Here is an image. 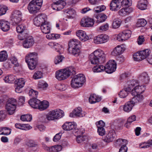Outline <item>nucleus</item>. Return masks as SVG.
<instances>
[{"label":"nucleus","instance_id":"obj_1","mask_svg":"<svg viewBox=\"0 0 152 152\" xmlns=\"http://www.w3.org/2000/svg\"><path fill=\"white\" fill-rule=\"evenodd\" d=\"M90 61L93 64L104 63L105 61V54L104 52L99 49L95 50L89 56Z\"/></svg>","mask_w":152,"mask_h":152},{"label":"nucleus","instance_id":"obj_2","mask_svg":"<svg viewBox=\"0 0 152 152\" xmlns=\"http://www.w3.org/2000/svg\"><path fill=\"white\" fill-rule=\"evenodd\" d=\"M68 51L70 53L75 56H78L81 52V42L78 40L73 39L68 42Z\"/></svg>","mask_w":152,"mask_h":152},{"label":"nucleus","instance_id":"obj_3","mask_svg":"<svg viewBox=\"0 0 152 152\" xmlns=\"http://www.w3.org/2000/svg\"><path fill=\"white\" fill-rule=\"evenodd\" d=\"M37 55L36 53L33 52L29 53L26 56V62L30 70H33L36 67L38 63Z\"/></svg>","mask_w":152,"mask_h":152},{"label":"nucleus","instance_id":"obj_4","mask_svg":"<svg viewBox=\"0 0 152 152\" xmlns=\"http://www.w3.org/2000/svg\"><path fill=\"white\" fill-rule=\"evenodd\" d=\"M84 75L79 74L74 76L71 81V86L73 88H78L82 87L86 82Z\"/></svg>","mask_w":152,"mask_h":152},{"label":"nucleus","instance_id":"obj_5","mask_svg":"<svg viewBox=\"0 0 152 152\" xmlns=\"http://www.w3.org/2000/svg\"><path fill=\"white\" fill-rule=\"evenodd\" d=\"M42 0H33L29 4L28 9L29 12L33 14L37 13L42 5Z\"/></svg>","mask_w":152,"mask_h":152},{"label":"nucleus","instance_id":"obj_6","mask_svg":"<svg viewBox=\"0 0 152 152\" xmlns=\"http://www.w3.org/2000/svg\"><path fill=\"white\" fill-rule=\"evenodd\" d=\"M151 51L149 49L138 51L133 55L134 60L136 61H140L146 58L150 55Z\"/></svg>","mask_w":152,"mask_h":152},{"label":"nucleus","instance_id":"obj_7","mask_svg":"<svg viewBox=\"0 0 152 152\" xmlns=\"http://www.w3.org/2000/svg\"><path fill=\"white\" fill-rule=\"evenodd\" d=\"M137 84V82L135 80H132L128 82V86L124 89L121 91L119 94L120 97L124 98L128 94V93L130 92L133 87Z\"/></svg>","mask_w":152,"mask_h":152},{"label":"nucleus","instance_id":"obj_8","mask_svg":"<svg viewBox=\"0 0 152 152\" xmlns=\"http://www.w3.org/2000/svg\"><path fill=\"white\" fill-rule=\"evenodd\" d=\"M22 13L19 10H15L14 12L11 17V20L12 25H17L21 20Z\"/></svg>","mask_w":152,"mask_h":152},{"label":"nucleus","instance_id":"obj_9","mask_svg":"<svg viewBox=\"0 0 152 152\" xmlns=\"http://www.w3.org/2000/svg\"><path fill=\"white\" fill-rule=\"evenodd\" d=\"M109 36L105 34H102L96 36L94 38V42L96 44L105 43L109 39Z\"/></svg>","mask_w":152,"mask_h":152},{"label":"nucleus","instance_id":"obj_10","mask_svg":"<svg viewBox=\"0 0 152 152\" xmlns=\"http://www.w3.org/2000/svg\"><path fill=\"white\" fill-rule=\"evenodd\" d=\"M105 66L104 71L108 73H111L114 72L116 68V63L114 60L108 61Z\"/></svg>","mask_w":152,"mask_h":152},{"label":"nucleus","instance_id":"obj_11","mask_svg":"<svg viewBox=\"0 0 152 152\" xmlns=\"http://www.w3.org/2000/svg\"><path fill=\"white\" fill-rule=\"evenodd\" d=\"M47 17L45 14L38 15L34 19V24L37 26H41L47 21Z\"/></svg>","mask_w":152,"mask_h":152},{"label":"nucleus","instance_id":"obj_12","mask_svg":"<svg viewBox=\"0 0 152 152\" xmlns=\"http://www.w3.org/2000/svg\"><path fill=\"white\" fill-rule=\"evenodd\" d=\"M86 114V113L82 110L81 107H78L73 110L70 113L69 116L71 118L82 117L84 116Z\"/></svg>","mask_w":152,"mask_h":152},{"label":"nucleus","instance_id":"obj_13","mask_svg":"<svg viewBox=\"0 0 152 152\" xmlns=\"http://www.w3.org/2000/svg\"><path fill=\"white\" fill-rule=\"evenodd\" d=\"M122 0H112L110 5V9L116 11L121 7Z\"/></svg>","mask_w":152,"mask_h":152},{"label":"nucleus","instance_id":"obj_14","mask_svg":"<svg viewBox=\"0 0 152 152\" xmlns=\"http://www.w3.org/2000/svg\"><path fill=\"white\" fill-rule=\"evenodd\" d=\"M94 24V20L88 17H84L82 18L80 21L81 26L83 27L92 26Z\"/></svg>","mask_w":152,"mask_h":152},{"label":"nucleus","instance_id":"obj_15","mask_svg":"<svg viewBox=\"0 0 152 152\" xmlns=\"http://www.w3.org/2000/svg\"><path fill=\"white\" fill-rule=\"evenodd\" d=\"M16 88L15 91L16 93H20L22 91L21 89L23 87L25 83V80L23 78L18 79L15 81Z\"/></svg>","mask_w":152,"mask_h":152},{"label":"nucleus","instance_id":"obj_16","mask_svg":"<svg viewBox=\"0 0 152 152\" xmlns=\"http://www.w3.org/2000/svg\"><path fill=\"white\" fill-rule=\"evenodd\" d=\"M55 76L58 80H65L66 77V69H62L56 71L55 73Z\"/></svg>","mask_w":152,"mask_h":152},{"label":"nucleus","instance_id":"obj_17","mask_svg":"<svg viewBox=\"0 0 152 152\" xmlns=\"http://www.w3.org/2000/svg\"><path fill=\"white\" fill-rule=\"evenodd\" d=\"M66 2L63 0H59L54 3L51 5V7L54 10L59 11L64 8L66 5Z\"/></svg>","mask_w":152,"mask_h":152},{"label":"nucleus","instance_id":"obj_18","mask_svg":"<svg viewBox=\"0 0 152 152\" xmlns=\"http://www.w3.org/2000/svg\"><path fill=\"white\" fill-rule=\"evenodd\" d=\"M138 80L140 83L143 84H147L149 82V77L147 73L143 72L139 76Z\"/></svg>","mask_w":152,"mask_h":152},{"label":"nucleus","instance_id":"obj_19","mask_svg":"<svg viewBox=\"0 0 152 152\" xmlns=\"http://www.w3.org/2000/svg\"><path fill=\"white\" fill-rule=\"evenodd\" d=\"M34 43V40L31 36L26 37L23 42V46L26 48H28L32 47Z\"/></svg>","mask_w":152,"mask_h":152},{"label":"nucleus","instance_id":"obj_20","mask_svg":"<svg viewBox=\"0 0 152 152\" xmlns=\"http://www.w3.org/2000/svg\"><path fill=\"white\" fill-rule=\"evenodd\" d=\"M125 50V48L123 45H118L111 52V54L114 56L120 55L123 53Z\"/></svg>","mask_w":152,"mask_h":152},{"label":"nucleus","instance_id":"obj_21","mask_svg":"<svg viewBox=\"0 0 152 152\" xmlns=\"http://www.w3.org/2000/svg\"><path fill=\"white\" fill-rule=\"evenodd\" d=\"M115 133L114 130H110L107 135L103 139L104 141L105 142H109L112 141L115 136Z\"/></svg>","mask_w":152,"mask_h":152},{"label":"nucleus","instance_id":"obj_22","mask_svg":"<svg viewBox=\"0 0 152 152\" xmlns=\"http://www.w3.org/2000/svg\"><path fill=\"white\" fill-rule=\"evenodd\" d=\"M76 35L81 41L85 42L89 39V37L86 35L85 31L82 30L77 31Z\"/></svg>","mask_w":152,"mask_h":152},{"label":"nucleus","instance_id":"obj_23","mask_svg":"<svg viewBox=\"0 0 152 152\" xmlns=\"http://www.w3.org/2000/svg\"><path fill=\"white\" fill-rule=\"evenodd\" d=\"M0 28L4 31H8L10 28L9 23L3 20H0Z\"/></svg>","mask_w":152,"mask_h":152},{"label":"nucleus","instance_id":"obj_24","mask_svg":"<svg viewBox=\"0 0 152 152\" xmlns=\"http://www.w3.org/2000/svg\"><path fill=\"white\" fill-rule=\"evenodd\" d=\"M41 29L44 33L47 34L49 33L50 30V27L49 23L47 21L41 25L40 26Z\"/></svg>","mask_w":152,"mask_h":152},{"label":"nucleus","instance_id":"obj_25","mask_svg":"<svg viewBox=\"0 0 152 152\" xmlns=\"http://www.w3.org/2000/svg\"><path fill=\"white\" fill-rule=\"evenodd\" d=\"M134 105V104L132 102L131 100L123 106V110L125 112H129L131 111Z\"/></svg>","mask_w":152,"mask_h":152},{"label":"nucleus","instance_id":"obj_26","mask_svg":"<svg viewBox=\"0 0 152 152\" xmlns=\"http://www.w3.org/2000/svg\"><path fill=\"white\" fill-rule=\"evenodd\" d=\"M29 104L34 108H38L39 104L40 103V101L36 98H32L30 99L28 102Z\"/></svg>","mask_w":152,"mask_h":152},{"label":"nucleus","instance_id":"obj_27","mask_svg":"<svg viewBox=\"0 0 152 152\" xmlns=\"http://www.w3.org/2000/svg\"><path fill=\"white\" fill-rule=\"evenodd\" d=\"M52 111L56 119H59L64 115V111L60 109H56L52 110Z\"/></svg>","mask_w":152,"mask_h":152},{"label":"nucleus","instance_id":"obj_28","mask_svg":"<svg viewBox=\"0 0 152 152\" xmlns=\"http://www.w3.org/2000/svg\"><path fill=\"white\" fill-rule=\"evenodd\" d=\"M101 99L100 97H97L95 94L91 95L89 99V102L91 104L94 103L99 102Z\"/></svg>","mask_w":152,"mask_h":152},{"label":"nucleus","instance_id":"obj_29","mask_svg":"<svg viewBox=\"0 0 152 152\" xmlns=\"http://www.w3.org/2000/svg\"><path fill=\"white\" fill-rule=\"evenodd\" d=\"M16 108V106L6 104V109L9 115L13 114L14 113Z\"/></svg>","mask_w":152,"mask_h":152},{"label":"nucleus","instance_id":"obj_30","mask_svg":"<svg viewBox=\"0 0 152 152\" xmlns=\"http://www.w3.org/2000/svg\"><path fill=\"white\" fill-rule=\"evenodd\" d=\"M97 19L96 22L101 23L104 22L107 18V16L104 14L101 13L98 14L95 16Z\"/></svg>","mask_w":152,"mask_h":152},{"label":"nucleus","instance_id":"obj_31","mask_svg":"<svg viewBox=\"0 0 152 152\" xmlns=\"http://www.w3.org/2000/svg\"><path fill=\"white\" fill-rule=\"evenodd\" d=\"M143 99L142 95L139 94L138 95L133 97L131 99L132 102L135 104V103L141 102Z\"/></svg>","mask_w":152,"mask_h":152},{"label":"nucleus","instance_id":"obj_32","mask_svg":"<svg viewBox=\"0 0 152 152\" xmlns=\"http://www.w3.org/2000/svg\"><path fill=\"white\" fill-rule=\"evenodd\" d=\"M49 106V103L46 101L42 102L40 101V103L39 104V107L38 108L40 110H43L46 109Z\"/></svg>","mask_w":152,"mask_h":152},{"label":"nucleus","instance_id":"obj_33","mask_svg":"<svg viewBox=\"0 0 152 152\" xmlns=\"http://www.w3.org/2000/svg\"><path fill=\"white\" fill-rule=\"evenodd\" d=\"M136 81V80H135ZM137 82V84L134 86L136 89V90L137 91L139 94H141L143 92L145 89V86L144 85H138V82L136 80Z\"/></svg>","mask_w":152,"mask_h":152},{"label":"nucleus","instance_id":"obj_34","mask_svg":"<svg viewBox=\"0 0 152 152\" xmlns=\"http://www.w3.org/2000/svg\"><path fill=\"white\" fill-rule=\"evenodd\" d=\"M15 126L16 128L23 130H27L30 129V127L27 124L17 123L15 124Z\"/></svg>","mask_w":152,"mask_h":152},{"label":"nucleus","instance_id":"obj_35","mask_svg":"<svg viewBox=\"0 0 152 152\" xmlns=\"http://www.w3.org/2000/svg\"><path fill=\"white\" fill-rule=\"evenodd\" d=\"M76 12L75 10L72 9H69L67 11V18L73 19L76 16Z\"/></svg>","mask_w":152,"mask_h":152},{"label":"nucleus","instance_id":"obj_36","mask_svg":"<svg viewBox=\"0 0 152 152\" xmlns=\"http://www.w3.org/2000/svg\"><path fill=\"white\" fill-rule=\"evenodd\" d=\"M105 66L102 65H96L93 68V70L94 72H99L104 71Z\"/></svg>","mask_w":152,"mask_h":152},{"label":"nucleus","instance_id":"obj_37","mask_svg":"<svg viewBox=\"0 0 152 152\" xmlns=\"http://www.w3.org/2000/svg\"><path fill=\"white\" fill-rule=\"evenodd\" d=\"M26 145L29 147H36L38 145V143L31 140H28L26 142Z\"/></svg>","mask_w":152,"mask_h":152},{"label":"nucleus","instance_id":"obj_38","mask_svg":"<svg viewBox=\"0 0 152 152\" xmlns=\"http://www.w3.org/2000/svg\"><path fill=\"white\" fill-rule=\"evenodd\" d=\"M15 77L13 75H10L6 76L4 79V80L6 83H12L15 79Z\"/></svg>","mask_w":152,"mask_h":152},{"label":"nucleus","instance_id":"obj_39","mask_svg":"<svg viewBox=\"0 0 152 152\" xmlns=\"http://www.w3.org/2000/svg\"><path fill=\"white\" fill-rule=\"evenodd\" d=\"M76 74L75 68L73 67H69L67 68V77L74 75Z\"/></svg>","mask_w":152,"mask_h":152},{"label":"nucleus","instance_id":"obj_40","mask_svg":"<svg viewBox=\"0 0 152 152\" xmlns=\"http://www.w3.org/2000/svg\"><path fill=\"white\" fill-rule=\"evenodd\" d=\"M116 39L118 41H123L128 39L125 36L123 32L119 33L116 37Z\"/></svg>","mask_w":152,"mask_h":152},{"label":"nucleus","instance_id":"obj_41","mask_svg":"<svg viewBox=\"0 0 152 152\" xmlns=\"http://www.w3.org/2000/svg\"><path fill=\"white\" fill-rule=\"evenodd\" d=\"M32 119V116L30 115H24L21 116L20 119L23 121H30Z\"/></svg>","mask_w":152,"mask_h":152},{"label":"nucleus","instance_id":"obj_42","mask_svg":"<svg viewBox=\"0 0 152 152\" xmlns=\"http://www.w3.org/2000/svg\"><path fill=\"white\" fill-rule=\"evenodd\" d=\"M7 57V54L5 51L0 52V62L4 61L6 60Z\"/></svg>","mask_w":152,"mask_h":152},{"label":"nucleus","instance_id":"obj_43","mask_svg":"<svg viewBox=\"0 0 152 152\" xmlns=\"http://www.w3.org/2000/svg\"><path fill=\"white\" fill-rule=\"evenodd\" d=\"M127 144V140L121 139H118L115 142V144L117 146L121 145L124 146V145H126Z\"/></svg>","mask_w":152,"mask_h":152},{"label":"nucleus","instance_id":"obj_44","mask_svg":"<svg viewBox=\"0 0 152 152\" xmlns=\"http://www.w3.org/2000/svg\"><path fill=\"white\" fill-rule=\"evenodd\" d=\"M72 132L75 136H77L79 135L83 134L84 132V131L83 129H76L75 128L74 129Z\"/></svg>","mask_w":152,"mask_h":152},{"label":"nucleus","instance_id":"obj_45","mask_svg":"<svg viewBox=\"0 0 152 152\" xmlns=\"http://www.w3.org/2000/svg\"><path fill=\"white\" fill-rule=\"evenodd\" d=\"M26 27L23 24L17 26L16 27V31L18 33H21L26 29Z\"/></svg>","mask_w":152,"mask_h":152},{"label":"nucleus","instance_id":"obj_46","mask_svg":"<svg viewBox=\"0 0 152 152\" xmlns=\"http://www.w3.org/2000/svg\"><path fill=\"white\" fill-rule=\"evenodd\" d=\"M6 104L16 107L17 104V100L14 98H10L8 99Z\"/></svg>","mask_w":152,"mask_h":152},{"label":"nucleus","instance_id":"obj_47","mask_svg":"<svg viewBox=\"0 0 152 152\" xmlns=\"http://www.w3.org/2000/svg\"><path fill=\"white\" fill-rule=\"evenodd\" d=\"M48 86V84L46 82L44 81H41L39 83L38 86L39 88H41L43 89H45Z\"/></svg>","mask_w":152,"mask_h":152},{"label":"nucleus","instance_id":"obj_48","mask_svg":"<svg viewBox=\"0 0 152 152\" xmlns=\"http://www.w3.org/2000/svg\"><path fill=\"white\" fill-rule=\"evenodd\" d=\"M147 22L145 20L143 19L138 20L137 23V26L138 27H143L146 24Z\"/></svg>","mask_w":152,"mask_h":152},{"label":"nucleus","instance_id":"obj_49","mask_svg":"<svg viewBox=\"0 0 152 152\" xmlns=\"http://www.w3.org/2000/svg\"><path fill=\"white\" fill-rule=\"evenodd\" d=\"M106 9V7L104 5L97 7L94 9V12L96 13H99L103 11Z\"/></svg>","mask_w":152,"mask_h":152},{"label":"nucleus","instance_id":"obj_50","mask_svg":"<svg viewBox=\"0 0 152 152\" xmlns=\"http://www.w3.org/2000/svg\"><path fill=\"white\" fill-rule=\"evenodd\" d=\"M62 131H61L59 133L56 134L53 137V140L54 142H57L60 140L62 134L64 133Z\"/></svg>","mask_w":152,"mask_h":152},{"label":"nucleus","instance_id":"obj_51","mask_svg":"<svg viewBox=\"0 0 152 152\" xmlns=\"http://www.w3.org/2000/svg\"><path fill=\"white\" fill-rule=\"evenodd\" d=\"M52 111L50 112L46 115V118L49 121L56 119Z\"/></svg>","mask_w":152,"mask_h":152},{"label":"nucleus","instance_id":"obj_52","mask_svg":"<svg viewBox=\"0 0 152 152\" xmlns=\"http://www.w3.org/2000/svg\"><path fill=\"white\" fill-rule=\"evenodd\" d=\"M42 77V73L40 71H37L36 72L33 76V77L35 79H39Z\"/></svg>","mask_w":152,"mask_h":152},{"label":"nucleus","instance_id":"obj_53","mask_svg":"<svg viewBox=\"0 0 152 152\" xmlns=\"http://www.w3.org/2000/svg\"><path fill=\"white\" fill-rule=\"evenodd\" d=\"M38 92L33 89L30 90L29 92V95L31 96L33 98H36L37 97Z\"/></svg>","mask_w":152,"mask_h":152},{"label":"nucleus","instance_id":"obj_54","mask_svg":"<svg viewBox=\"0 0 152 152\" xmlns=\"http://www.w3.org/2000/svg\"><path fill=\"white\" fill-rule=\"evenodd\" d=\"M64 58V57L61 55L57 56L54 60V62L55 64H57L61 62Z\"/></svg>","mask_w":152,"mask_h":152},{"label":"nucleus","instance_id":"obj_55","mask_svg":"<svg viewBox=\"0 0 152 152\" xmlns=\"http://www.w3.org/2000/svg\"><path fill=\"white\" fill-rule=\"evenodd\" d=\"M7 10V7L5 6L0 5V15L5 14Z\"/></svg>","mask_w":152,"mask_h":152},{"label":"nucleus","instance_id":"obj_56","mask_svg":"<svg viewBox=\"0 0 152 152\" xmlns=\"http://www.w3.org/2000/svg\"><path fill=\"white\" fill-rule=\"evenodd\" d=\"M67 131L70 130H73V131L74 129L76 128V126L74 123L72 122H68L67 123Z\"/></svg>","mask_w":152,"mask_h":152},{"label":"nucleus","instance_id":"obj_57","mask_svg":"<svg viewBox=\"0 0 152 152\" xmlns=\"http://www.w3.org/2000/svg\"><path fill=\"white\" fill-rule=\"evenodd\" d=\"M121 23V22L118 20L114 21L112 23V28L114 29L118 28L120 26Z\"/></svg>","mask_w":152,"mask_h":152},{"label":"nucleus","instance_id":"obj_58","mask_svg":"<svg viewBox=\"0 0 152 152\" xmlns=\"http://www.w3.org/2000/svg\"><path fill=\"white\" fill-rule=\"evenodd\" d=\"M44 149L49 152H56V151L55 149V148L54 146H53L51 147H48L46 145L44 146Z\"/></svg>","mask_w":152,"mask_h":152},{"label":"nucleus","instance_id":"obj_59","mask_svg":"<svg viewBox=\"0 0 152 152\" xmlns=\"http://www.w3.org/2000/svg\"><path fill=\"white\" fill-rule=\"evenodd\" d=\"M137 7L141 10H144L147 7V5L144 2L138 3L137 5Z\"/></svg>","mask_w":152,"mask_h":152},{"label":"nucleus","instance_id":"obj_60","mask_svg":"<svg viewBox=\"0 0 152 152\" xmlns=\"http://www.w3.org/2000/svg\"><path fill=\"white\" fill-rule=\"evenodd\" d=\"M3 132L2 135H8L11 133V130L8 127H3Z\"/></svg>","mask_w":152,"mask_h":152},{"label":"nucleus","instance_id":"obj_61","mask_svg":"<svg viewBox=\"0 0 152 152\" xmlns=\"http://www.w3.org/2000/svg\"><path fill=\"white\" fill-rule=\"evenodd\" d=\"M132 4V0H122V5L129 7Z\"/></svg>","mask_w":152,"mask_h":152},{"label":"nucleus","instance_id":"obj_62","mask_svg":"<svg viewBox=\"0 0 152 152\" xmlns=\"http://www.w3.org/2000/svg\"><path fill=\"white\" fill-rule=\"evenodd\" d=\"M77 141L78 143H80L86 140V137L81 135H79L76 137Z\"/></svg>","mask_w":152,"mask_h":152},{"label":"nucleus","instance_id":"obj_63","mask_svg":"<svg viewBox=\"0 0 152 152\" xmlns=\"http://www.w3.org/2000/svg\"><path fill=\"white\" fill-rule=\"evenodd\" d=\"M109 27V24L107 23H106L105 24L100 26L99 30L103 31H105L108 29Z\"/></svg>","mask_w":152,"mask_h":152},{"label":"nucleus","instance_id":"obj_64","mask_svg":"<svg viewBox=\"0 0 152 152\" xmlns=\"http://www.w3.org/2000/svg\"><path fill=\"white\" fill-rule=\"evenodd\" d=\"M12 63L14 64L16 66H18L19 65V64L18 62L17 59L15 56H13L12 57L11 59Z\"/></svg>","mask_w":152,"mask_h":152}]
</instances>
